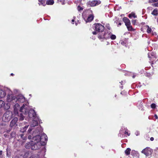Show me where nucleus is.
<instances>
[{"mask_svg": "<svg viewBox=\"0 0 158 158\" xmlns=\"http://www.w3.org/2000/svg\"><path fill=\"white\" fill-rule=\"evenodd\" d=\"M74 20L73 19H72V23H73L74 22ZM73 24H74V23H73Z\"/></svg>", "mask_w": 158, "mask_h": 158, "instance_id": "8fccbe9b", "label": "nucleus"}, {"mask_svg": "<svg viewBox=\"0 0 158 158\" xmlns=\"http://www.w3.org/2000/svg\"><path fill=\"white\" fill-rule=\"evenodd\" d=\"M2 154V151H0V157H1V156Z\"/></svg>", "mask_w": 158, "mask_h": 158, "instance_id": "a18cd8bd", "label": "nucleus"}, {"mask_svg": "<svg viewBox=\"0 0 158 158\" xmlns=\"http://www.w3.org/2000/svg\"><path fill=\"white\" fill-rule=\"evenodd\" d=\"M77 23H76V25H77Z\"/></svg>", "mask_w": 158, "mask_h": 158, "instance_id": "5fc2aeb1", "label": "nucleus"}, {"mask_svg": "<svg viewBox=\"0 0 158 158\" xmlns=\"http://www.w3.org/2000/svg\"><path fill=\"white\" fill-rule=\"evenodd\" d=\"M123 133H124L128 136H129L130 135V133L128 132L127 129H125L124 127H122L119 132V136L122 137Z\"/></svg>", "mask_w": 158, "mask_h": 158, "instance_id": "9b49d317", "label": "nucleus"}, {"mask_svg": "<svg viewBox=\"0 0 158 158\" xmlns=\"http://www.w3.org/2000/svg\"><path fill=\"white\" fill-rule=\"evenodd\" d=\"M14 113L16 114H18V110L19 108V105L17 103L14 106Z\"/></svg>", "mask_w": 158, "mask_h": 158, "instance_id": "a211bd4d", "label": "nucleus"}, {"mask_svg": "<svg viewBox=\"0 0 158 158\" xmlns=\"http://www.w3.org/2000/svg\"><path fill=\"white\" fill-rule=\"evenodd\" d=\"M54 2L53 0H48L46 2V4L48 5H52L53 4Z\"/></svg>", "mask_w": 158, "mask_h": 158, "instance_id": "5701e85b", "label": "nucleus"}, {"mask_svg": "<svg viewBox=\"0 0 158 158\" xmlns=\"http://www.w3.org/2000/svg\"><path fill=\"white\" fill-rule=\"evenodd\" d=\"M41 141V144L43 145H45L47 141L48 137L45 134H43L40 136Z\"/></svg>", "mask_w": 158, "mask_h": 158, "instance_id": "9d476101", "label": "nucleus"}, {"mask_svg": "<svg viewBox=\"0 0 158 158\" xmlns=\"http://www.w3.org/2000/svg\"><path fill=\"white\" fill-rule=\"evenodd\" d=\"M123 22L125 23L126 26L131 24L130 20L127 17H124L123 19Z\"/></svg>", "mask_w": 158, "mask_h": 158, "instance_id": "6ab92c4d", "label": "nucleus"}, {"mask_svg": "<svg viewBox=\"0 0 158 158\" xmlns=\"http://www.w3.org/2000/svg\"><path fill=\"white\" fill-rule=\"evenodd\" d=\"M6 94L5 92L0 89V98H3L6 95Z\"/></svg>", "mask_w": 158, "mask_h": 158, "instance_id": "aec40b11", "label": "nucleus"}, {"mask_svg": "<svg viewBox=\"0 0 158 158\" xmlns=\"http://www.w3.org/2000/svg\"><path fill=\"white\" fill-rule=\"evenodd\" d=\"M101 2L100 0H94L91 1H89L87 3V5L91 6H94L100 4Z\"/></svg>", "mask_w": 158, "mask_h": 158, "instance_id": "0eeeda50", "label": "nucleus"}, {"mask_svg": "<svg viewBox=\"0 0 158 158\" xmlns=\"http://www.w3.org/2000/svg\"><path fill=\"white\" fill-rule=\"evenodd\" d=\"M11 75L13 76V75H14V74L13 73H12L11 74Z\"/></svg>", "mask_w": 158, "mask_h": 158, "instance_id": "864d4df0", "label": "nucleus"}, {"mask_svg": "<svg viewBox=\"0 0 158 158\" xmlns=\"http://www.w3.org/2000/svg\"><path fill=\"white\" fill-rule=\"evenodd\" d=\"M152 6H154L158 7V1L157 2V3H154L152 4Z\"/></svg>", "mask_w": 158, "mask_h": 158, "instance_id": "58836bf2", "label": "nucleus"}, {"mask_svg": "<svg viewBox=\"0 0 158 158\" xmlns=\"http://www.w3.org/2000/svg\"><path fill=\"white\" fill-rule=\"evenodd\" d=\"M153 150L152 149L149 148L147 147L142 151V153L145 154L146 156H150Z\"/></svg>", "mask_w": 158, "mask_h": 158, "instance_id": "423d86ee", "label": "nucleus"}, {"mask_svg": "<svg viewBox=\"0 0 158 158\" xmlns=\"http://www.w3.org/2000/svg\"><path fill=\"white\" fill-rule=\"evenodd\" d=\"M42 131V130H41V127H38L36 129V132H35V133H38V132H40V131Z\"/></svg>", "mask_w": 158, "mask_h": 158, "instance_id": "2f4dec72", "label": "nucleus"}, {"mask_svg": "<svg viewBox=\"0 0 158 158\" xmlns=\"http://www.w3.org/2000/svg\"><path fill=\"white\" fill-rule=\"evenodd\" d=\"M29 158H40V156L38 154L34 155L31 156Z\"/></svg>", "mask_w": 158, "mask_h": 158, "instance_id": "7c9ffc66", "label": "nucleus"}, {"mask_svg": "<svg viewBox=\"0 0 158 158\" xmlns=\"http://www.w3.org/2000/svg\"><path fill=\"white\" fill-rule=\"evenodd\" d=\"M121 44H122L123 45H124L125 44V43L124 42L121 41L120 42Z\"/></svg>", "mask_w": 158, "mask_h": 158, "instance_id": "79ce46f5", "label": "nucleus"}, {"mask_svg": "<svg viewBox=\"0 0 158 158\" xmlns=\"http://www.w3.org/2000/svg\"><path fill=\"white\" fill-rule=\"evenodd\" d=\"M29 126V125H27L25 126L24 127H22L20 128V131L22 133H23L24 132H25L26 130H27V129L28 128V127Z\"/></svg>", "mask_w": 158, "mask_h": 158, "instance_id": "412c9836", "label": "nucleus"}, {"mask_svg": "<svg viewBox=\"0 0 158 158\" xmlns=\"http://www.w3.org/2000/svg\"><path fill=\"white\" fill-rule=\"evenodd\" d=\"M128 31H132L133 30V29L131 26V24L129 25H128L126 26Z\"/></svg>", "mask_w": 158, "mask_h": 158, "instance_id": "a878e982", "label": "nucleus"}, {"mask_svg": "<svg viewBox=\"0 0 158 158\" xmlns=\"http://www.w3.org/2000/svg\"><path fill=\"white\" fill-rule=\"evenodd\" d=\"M135 134L136 135V136H138V135H139V131H137L135 133Z\"/></svg>", "mask_w": 158, "mask_h": 158, "instance_id": "a19ab883", "label": "nucleus"}, {"mask_svg": "<svg viewBox=\"0 0 158 158\" xmlns=\"http://www.w3.org/2000/svg\"><path fill=\"white\" fill-rule=\"evenodd\" d=\"M18 120L17 117H15L11 121L10 123V126L11 127L14 126Z\"/></svg>", "mask_w": 158, "mask_h": 158, "instance_id": "f3484780", "label": "nucleus"}, {"mask_svg": "<svg viewBox=\"0 0 158 158\" xmlns=\"http://www.w3.org/2000/svg\"><path fill=\"white\" fill-rule=\"evenodd\" d=\"M90 11L89 10H87V11H85L82 14V16H83L84 19L85 20L86 22H91L94 19L93 15H89L87 19H86L84 17L85 14L88 12Z\"/></svg>", "mask_w": 158, "mask_h": 158, "instance_id": "6e6552de", "label": "nucleus"}, {"mask_svg": "<svg viewBox=\"0 0 158 158\" xmlns=\"http://www.w3.org/2000/svg\"><path fill=\"white\" fill-rule=\"evenodd\" d=\"M110 38L112 40H114L116 38V36L111 33Z\"/></svg>", "mask_w": 158, "mask_h": 158, "instance_id": "c756f323", "label": "nucleus"}, {"mask_svg": "<svg viewBox=\"0 0 158 158\" xmlns=\"http://www.w3.org/2000/svg\"><path fill=\"white\" fill-rule=\"evenodd\" d=\"M151 75L150 74H149L148 73H147V75H146V76H147V77H151Z\"/></svg>", "mask_w": 158, "mask_h": 158, "instance_id": "c03bdc74", "label": "nucleus"}, {"mask_svg": "<svg viewBox=\"0 0 158 158\" xmlns=\"http://www.w3.org/2000/svg\"><path fill=\"white\" fill-rule=\"evenodd\" d=\"M154 138L152 137H151L150 139V140L152 141H153L154 140Z\"/></svg>", "mask_w": 158, "mask_h": 158, "instance_id": "de8ad7c7", "label": "nucleus"}, {"mask_svg": "<svg viewBox=\"0 0 158 158\" xmlns=\"http://www.w3.org/2000/svg\"><path fill=\"white\" fill-rule=\"evenodd\" d=\"M95 27L96 31L92 32L94 35H96L97 34V32H102L104 29V27L100 23H96L94 24Z\"/></svg>", "mask_w": 158, "mask_h": 158, "instance_id": "20e7f679", "label": "nucleus"}, {"mask_svg": "<svg viewBox=\"0 0 158 158\" xmlns=\"http://www.w3.org/2000/svg\"><path fill=\"white\" fill-rule=\"evenodd\" d=\"M28 139H31V135H29L28 137Z\"/></svg>", "mask_w": 158, "mask_h": 158, "instance_id": "09e8293b", "label": "nucleus"}, {"mask_svg": "<svg viewBox=\"0 0 158 158\" xmlns=\"http://www.w3.org/2000/svg\"><path fill=\"white\" fill-rule=\"evenodd\" d=\"M17 101L18 102L23 103L25 101V98L22 95H19L17 97Z\"/></svg>", "mask_w": 158, "mask_h": 158, "instance_id": "dca6fc26", "label": "nucleus"}, {"mask_svg": "<svg viewBox=\"0 0 158 158\" xmlns=\"http://www.w3.org/2000/svg\"><path fill=\"white\" fill-rule=\"evenodd\" d=\"M83 9V8L82 7H81L80 6H78L77 7V10L78 11H80L81 10H82Z\"/></svg>", "mask_w": 158, "mask_h": 158, "instance_id": "c9c22d12", "label": "nucleus"}, {"mask_svg": "<svg viewBox=\"0 0 158 158\" xmlns=\"http://www.w3.org/2000/svg\"><path fill=\"white\" fill-rule=\"evenodd\" d=\"M148 56L150 59V61L152 62H153V60H154V59L156 58L155 53L152 52L148 53Z\"/></svg>", "mask_w": 158, "mask_h": 158, "instance_id": "ddd939ff", "label": "nucleus"}, {"mask_svg": "<svg viewBox=\"0 0 158 158\" xmlns=\"http://www.w3.org/2000/svg\"><path fill=\"white\" fill-rule=\"evenodd\" d=\"M148 43H150V42H148Z\"/></svg>", "mask_w": 158, "mask_h": 158, "instance_id": "6e6d98bb", "label": "nucleus"}, {"mask_svg": "<svg viewBox=\"0 0 158 158\" xmlns=\"http://www.w3.org/2000/svg\"><path fill=\"white\" fill-rule=\"evenodd\" d=\"M121 23H119V24H118V25H121Z\"/></svg>", "mask_w": 158, "mask_h": 158, "instance_id": "3c124183", "label": "nucleus"}, {"mask_svg": "<svg viewBox=\"0 0 158 158\" xmlns=\"http://www.w3.org/2000/svg\"><path fill=\"white\" fill-rule=\"evenodd\" d=\"M131 151V149L130 148H127L125 152V154L127 155H129L130 154Z\"/></svg>", "mask_w": 158, "mask_h": 158, "instance_id": "393cba45", "label": "nucleus"}, {"mask_svg": "<svg viewBox=\"0 0 158 158\" xmlns=\"http://www.w3.org/2000/svg\"><path fill=\"white\" fill-rule=\"evenodd\" d=\"M136 22V20H133L132 21V23L133 25H135V24Z\"/></svg>", "mask_w": 158, "mask_h": 158, "instance_id": "ea45409f", "label": "nucleus"}, {"mask_svg": "<svg viewBox=\"0 0 158 158\" xmlns=\"http://www.w3.org/2000/svg\"><path fill=\"white\" fill-rule=\"evenodd\" d=\"M154 117H155V118L156 119H157L158 118V116H157V115L156 114H155L154 115Z\"/></svg>", "mask_w": 158, "mask_h": 158, "instance_id": "49530a36", "label": "nucleus"}, {"mask_svg": "<svg viewBox=\"0 0 158 158\" xmlns=\"http://www.w3.org/2000/svg\"><path fill=\"white\" fill-rule=\"evenodd\" d=\"M158 0H149V2L150 3L157 2Z\"/></svg>", "mask_w": 158, "mask_h": 158, "instance_id": "e433bc0d", "label": "nucleus"}, {"mask_svg": "<svg viewBox=\"0 0 158 158\" xmlns=\"http://www.w3.org/2000/svg\"><path fill=\"white\" fill-rule=\"evenodd\" d=\"M39 1L42 5L44 6L45 5V3L47 1L46 0H39Z\"/></svg>", "mask_w": 158, "mask_h": 158, "instance_id": "cd10ccee", "label": "nucleus"}, {"mask_svg": "<svg viewBox=\"0 0 158 158\" xmlns=\"http://www.w3.org/2000/svg\"><path fill=\"white\" fill-rule=\"evenodd\" d=\"M20 136L21 138L23 139V140H25L26 139V137H23L24 135L23 134H21Z\"/></svg>", "mask_w": 158, "mask_h": 158, "instance_id": "f704fd0d", "label": "nucleus"}, {"mask_svg": "<svg viewBox=\"0 0 158 158\" xmlns=\"http://www.w3.org/2000/svg\"><path fill=\"white\" fill-rule=\"evenodd\" d=\"M20 111L21 112L19 118L20 121H22L24 119V115H27L28 114L29 117L30 118H35L37 117L35 110H29V108L27 105L23 104L20 108Z\"/></svg>", "mask_w": 158, "mask_h": 158, "instance_id": "f257e3e1", "label": "nucleus"}, {"mask_svg": "<svg viewBox=\"0 0 158 158\" xmlns=\"http://www.w3.org/2000/svg\"><path fill=\"white\" fill-rule=\"evenodd\" d=\"M131 154L132 156H135V154H138V153L135 150H132L131 152Z\"/></svg>", "mask_w": 158, "mask_h": 158, "instance_id": "473e14b6", "label": "nucleus"}, {"mask_svg": "<svg viewBox=\"0 0 158 158\" xmlns=\"http://www.w3.org/2000/svg\"><path fill=\"white\" fill-rule=\"evenodd\" d=\"M32 143V142L27 143L25 145V148H31V146Z\"/></svg>", "mask_w": 158, "mask_h": 158, "instance_id": "4be33fe9", "label": "nucleus"}, {"mask_svg": "<svg viewBox=\"0 0 158 158\" xmlns=\"http://www.w3.org/2000/svg\"><path fill=\"white\" fill-rule=\"evenodd\" d=\"M152 35H156L157 34L155 32H152Z\"/></svg>", "mask_w": 158, "mask_h": 158, "instance_id": "37998d69", "label": "nucleus"}, {"mask_svg": "<svg viewBox=\"0 0 158 158\" xmlns=\"http://www.w3.org/2000/svg\"><path fill=\"white\" fill-rule=\"evenodd\" d=\"M33 120L32 121L30 125V127L28 130V133H31V132L33 129V127L38 125V121H39V118L37 117L35 118H33Z\"/></svg>", "mask_w": 158, "mask_h": 158, "instance_id": "7ed1b4c3", "label": "nucleus"}, {"mask_svg": "<svg viewBox=\"0 0 158 158\" xmlns=\"http://www.w3.org/2000/svg\"><path fill=\"white\" fill-rule=\"evenodd\" d=\"M152 15H156L158 14L157 10L156 9H154L152 13Z\"/></svg>", "mask_w": 158, "mask_h": 158, "instance_id": "c85d7f7f", "label": "nucleus"}, {"mask_svg": "<svg viewBox=\"0 0 158 158\" xmlns=\"http://www.w3.org/2000/svg\"><path fill=\"white\" fill-rule=\"evenodd\" d=\"M132 77H133V78H135V75H133V76Z\"/></svg>", "mask_w": 158, "mask_h": 158, "instance_id": "603ef678", "label": "nucleus"}, {"mask_svg": "<svg viewBox=\"0 0 158 158\" xmlns=\"http://www.w3.org/2000/svg\"><path fill=\"white\" fill-rule=\"evenodd\" d=\"M146 28L147 29V32L148 33H151L152 31V29L149 27V26L148 25L146 26Z\"/></svg>", "mask_w": 158, "mask_h": 158, "instance_id": "bb28decb", "label": "nucleus"}, {"mask_svg": "<svg viewBox=\"0 0 158 158\" xmlns=\"http://www.w3.org/2000/svg\"><path fill=\"white\" fill-rule=\"evenodd\" d=\"M128 17L130 18L132 17L135 18L137 17V16L136 15H135V13H134V12H132L131 14H129L128 15Z\"/></svg>", "mask_w": 158, "mask_h": 158, "instance_id": "b1692460", "label": "nucleus"}, {"mask_svg": "<svg viewBox=\"0 0 158 158\" xmlns=\"http://www.w3.org/2000/svg\"><path fill=\"white\" fill-rule=\"evenodd\" d=\"M151 106L152 109H154L156 107V105L154 103H152L151 105Z\"/></svg>", "mask_w": 158, "mask_h": 158, "instance_id": "72a5a7b5", "label": "nucleus"}, {"mask_svg": "<svg viewBox=\"0 0 158 158\" xmlns=\"http://www.w3.org/2000/svg\"><path fill=\"white\" fill-rule=\"evenodd\" d=\"M33 140L31 141L32 143H41L40 136L39 135H37L33 137Z\"/></svg>", "mask_w": 158, "mask_h": 158, "instance_id": "4468645a", "label": "nucleus"}, {"mask_svg": "<svg viewBox=\"0 0 158 158\" xmlns=\"http://www.w3.org/2000/svg\"><path fill=\"white\" fill-rule=\"evenodd\" d=\"M6 101L8 102L14 104L17 101V97H16L11 92H10L7 96Z\"/></svg>", "mask_w": 158, "mask_h": 158, "instance_id": "f03ea898", "label": "nucleus"}, {"mask_svg": "<svg viewBox=\"0 0 158 158\" xmlns=\"http://www.w3.org/2000/svg\"><path fill=\"white\" fill-rule=\"evenodd\" d=\"M4 107L6 109H8L10 108V105L9 104H7L6 105L5 104L4 102L2 100H0V108Z\"/></svg>", "mask_w": 158, "mask_h": 158, "instance_id": "2eb2a0df", "label": "nucleus"}, {"mask_svg": "<svg viewBox=\"0 0 158 158\" xmlns=\"http://www.w3.org/2000/svg\"><path fill=\"white\" fill-rule=\"evenodd\" d=\"M32 144L31 146V149L33 150H36L40 148L42 145H43L41 143H32Z\"/></svg>", "mask_w": 158, "mask_h": 158, "instance_id": "1a4fd4ad", "label": "nucleus"}, {"mask_svg": "<svg viewBox=\"0 0 158 158\" xmlns=\"http://www.w3.org/2000/svg\"><path fill=\"white\" fill-rule=\"evenodd\" d=\"M106 27L109 30H110V27L109 24H106Z\"/></svg>", "mask_w": 158, "mask_h": 158, "instance_id": "4c0bfd02", "label": "nucleus"}, {"mask_svg": "<svg viewBox=\"0 0 158 158\" xmlns=\"http://www.w3.org/2000/svg\"><path fill=\"white\" fill-rule=\"evenodd\" d=\"M111 33L110 32H105L103 35H99L98 38L99 39L105 38L106 39H108L110 38Z\"/></svg>", "mask_w": 158, "mask_h": 158, "instance_id": "f8f14e48", "label": "nucleus"}, {"mask_svg": "<svg viewBox=\"0 0 158 158\" xmlns=\"http://www.w3.org/2000/svg\"><path fill=\"white\" fill-rule=\"evenodd\" d=\"M12 113L9 111H7L2 117V119L4 122H8L11 118Z\"/></svg>", "mask_w": 158, "mask_h": 158, "instance_id": "39448f33", "label": "nucleus"}]
</instances>
